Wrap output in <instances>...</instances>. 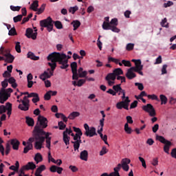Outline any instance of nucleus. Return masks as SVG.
Returning a JSON list of instances; mask_svg holds the SVG:
<instances>
[{"mask_svg":"<svg viewBox=\"0 0 176 176\" xmlns=\"http://www.w3.org/2000/svg\"><path fill=\"white\" fill-rule=\"evenodd\" d=\"M71 58V56H67L65 54H61L60 52H52L47 57V61H51V64L55 65V69L57 67V63L60 64V68L61 69H67L69 67L68 65V60Z\"/></svg>","mask_w":176,"mask_h":176,"instance_id":"obj_1","label":"nucleus"},{"mask_svg":"<svg viewBox=\"0 0 176 176\" xmlns=\"http://www.w3.org/2000/svg\"><path fill=\"white\" fill-rule=\"evenodd\" d=\"M54 24L57 30H63V23H61V21H54L50 16H48L44 20L40 21L41 27L46 28L48 32H52V31H53Z\"/></svg>","mask_w":176,"mask_h":176,"instance_id":"obj_2","label":"nucleus"},{"mask_svg":"<svg viewBox=\"0 0 176 176\" xmlns=\"http://www.w3.org/2000/svg\"><path fill=\"white\" fill-rule=\"evenodd\" d=\"M43 134H45V131H43L36 127L34 133H33L34 140H36V142L34 144V148L36 149H42V145H43V142H45V138L41 135Z\"/></svg>","mask_w":176,"mask_h":176,"instance_id":"obj_3","label":"nucleus"},{"mask_svg":"<svg viewBox=\"0 0 176 176\" xmlns=\"http://www.w3.org/2000/svg\"><path fill=\"white\" fill-rule=\"evenodd\" d=\"M122 100H124L118 102L116 104V107L117 109H123L124 108V109L129 111V105L131 102V100L129 99V96L126 97V91H122Z\"/></svg>","mask_w":176,"mask_h":176,"instance_id":"obj_4","label":"nucleus"},{"mask_svg":"<svg viewBox=\"0 0 176 176\" xmlns=\"http://www.w3.org/2000/svg\"><path fill=\"white\" fill-rule=\"evenodd\" d=\"M48 65L51 69H47V71H45L42 74L40 75L39 78L41 80H46V79H50L54 74V69H56V65H52V63L49 62Z\"/></svg>","mask_w":176,"mask_h":176,"instance_id":"obj_5","label":"nucleus"},{"mask_svg":"<svg viewBox=\"0 0 176 176\" xmlns=\"http://www.w3.org/2000/svg\"><path fill=\"white\" fill-rule=\"evenodd\" d=\"M47 118L43 117V116H38V122L36 123V126H34V129L33 130V133H35V129H38V130H41L43 131V129H46L47 127Z\"/></svg>","mask_w":176,"mask_h":176,"instance_id":"obj_6","label":"nucleus"},{"mask_svg":"<svg viewBox=\"0 0 176 176\" xmlns=\"http://www.w3.org/2000/svg\"><path fill=\"white\" fill-rule=\"evenodd\" d=\"M28 98H31V97H28V96L23 97V99L21 100L22 104L18 106L19 109L25 111L30 109V100Z\"/></svg>","mask_w":176,"mask_h":176,"instance_id":"obj_7","label":"nucleus"},{"mask_svg":"<svg viewBox=\"0 0 176 176\" xmlns=\"http://www.w3.org/2000/svg\"><path fill=\"white\" fill-rule=\"evenodd\" d=\"M84 128L85 129V135L87 137H94V135H97V132H96V128L94 126L89 127V124H85Z\"/></svg>","mask_w":176,"mask_h":176,"instance_id":"obj_8","label":"nucleus"},{"mask_svg":"<svg viewBox=\"0 0 176 176\" xmlns=\"http://www.w3.org/2000/svg\"><path fill=\"white\" fill-rule=\"evenodd\" d=\"M0 54H2V56H4L6 58V61L10 63V64L13 63V61H14V56L11 55L10 53L8 52V51H6L5 50V47H1L0 48Z\"/></svg>","mask_w":176,"mask_h":176,"instance_id":"obj_9","label":"nucleus"},{"mask_svg":"<svg viewBox=\"0 0 176 176\" xmlns=\"http://www.w3.org/2000/svg\"><path fill=\"white\" fill-rule=\"evenodd\" d=\"M142 109L143 111H145V112H147L151 118L156 116V111L151 104H147L146 105L143 106Z\"/></svg>","mask_w":176,"mask_h":176,"instance_id":"obj_10","label":"nucleus"},{"mask_svg":"<svg viewBox=\"0 0 176 176\" xmlns=\"http://www.w3.org/2000/svg\"><path fill=\"white\" fill-rule=\"evenodd\" d=\"M35 32L34 33V30L32 28H28L26 30V32H25V36H27V38H32V39H33L34 41H35V39H36V36L38 35V32H36L38 31V30H34Z\"/></svg>","mask_w":176,"mask_h":176,"instance_id":"obj_11","label":"nucleus"},{"mask_svg":"<svg viewBox=\"0 0 176 176\" xmlns=\"http://www.w3.org/2000/svg\"><path fill=\"white\" fill-rule=\"evenodd\" d=\"M21 96H28V97H33V98L32 99V102H34V104H36V102H38L39 101V95L36 93H28V92H25V93H22Z\"/></svg>","mask_w":176,"mask_h":176,"instance_id":"obj_12","label":"nucleus"},{"mask_svg":"<svg viewBox=\"0 0 176 176\" xmlns=\"http://www.w3.org/2000/svg\"><path fill=\"white\" fill-rule=\"evenodd\" d=\"M105 80L107 81L109 86H113V85H115V80H116V77L113 72L108 74L105 77Z\"/></svg>","mask_w":176,"mask_h":176,"instance_id":"obj_13","label":"nucleus"},{"mask_svg":"<svg viewBox=\"0 0 176 176\" xmlns=\"http://www.w3.org/2000/svg\"><path fill=\"white\" fill-rule=\"evenodd\" d=\"M130 163H131V160H130V159L129 158H124L122 160L121 167L122 168L124 171H129V170L130 169V166H129V164H130Z\"/></svg>","mask_w":176,"mask_h":176,"instance_id":"obj_14","label":"nucleus"},{"mask_svg":"<svg viewBox=\"0 0 176 176\" xmlns=\"http://www.w3.org/2000/svg\"><path fill=\"white\" fill-rule=\"evenodd\" d=\"M42 135H45L44 138L46 140V148L50 149L52 141V137H50V135H52V133L49 132H45V134L41 135V137H42Z\"/></svg>","mask_w":176,"mask_h":176,"instance_id":"obj_15","label":"nucleus"},{"mask_svg":"<svg viewBox=\"0 0 176 176\" xmlns=\"http://www.w3.org/2000/svg\"><path fill=\"white\" fill-rule=\"evenodd\" d=\"M8 97L5 89H1L0 90V104H5L6 101H8Z\"/></svg>","mask_w":176,"mask_h":176,"instance_id":"obj_16","label":"nucleus"},{"mask_svg":"<svg viewBox=\"0 0 176 176\" xmlns=\"http://www.w3.org/2000/svg\"><path fill=\"white\" fill-rule=\"evenodd\" d=\"M10 144L12 146V149H14V151H19L20 142L17 139H12L10 140Z\"/></svg>","mask_w":176,"mask_h":176,"instance_id":"obj_17","label":"nucleus"},{"mask_svg":"<svg viewBox=\"0 0 176 176\" xmlns=\"http://www.w3.org/2000/svg\"><path fill=\"white\" fill-rule=\"evenodd\" d=\"M24 166L26 171H28L29 170H35L36 168V165L32 162H28L26 165H24Z\"/></svg>","mask_w":176,"mask_h":176,"instance_id":"obj_18","label":"nucleus"},{"mask_svg":"<svg viewBox=\"0 0 176 176\" xmlns=\"http://www.w3.org/2000/svg\"><path fill=\"white\" fill-rule=\"evenodd\" d=\"M87 157H89V152H87V151L86 150L81 151L80 154V158L81 159V160L87 162Z\"/></svg>","mask_w":176,"mask_h":176,"instance_id":"obj_19","label":"nucleus"},{"mask_svg":"<svg viewBox=\"0 0 176 176\" xmlns=\"http://www.w3.org/2000/svg\"><path fill=\"white\" fill-rule=\"evenodd\" d=\"M132 63H135V67L138 69H143L144 65H142L141 60L132 59Z\"/></svg>","mask_w":176,"mask_h":176,"instance_id":"obj_20","label":"nucleus"},{"mask_svg":"<svg viewBox=\"0 0 176 176\" xmlns=\"http://www.w3.org/2000/svg\"><path fill=\"white\" fill-rule=\"evenodd\" d=\"M126 77L129 79H134V78L137 77V74L133 72L131 70L128 69L126 74H125Z\"/></svg>","mask_w":176,"mask_h":176,"instance_id":"obj_21","label":"nucleus"},{"mask_svg":"<svg viewBox=\"0 0 176 176\" xmlns=\"http://www.w3.org/2000/svg\"><path fill=\"white\" fill-rule=\"evenodd\" d=\"M79 116H80V113L78 111H73L69 115L68 119H69L70 120H74L75 118H78Z\"/></svg>","mask_w":176,"mask_h":176,"instance_id":"obj_22","label":"nucleus"},{"mask_svg":"<svg viewBox=\"0 0 176 176\" xmlns=\"http://www.w3.org/2000/svg\"><path fill=\"white\" fill-rule=\"evenodd\" d=\"M26 124H28V126L32 127L34 126V124L35 123V122L34 121V118H31V117H26Z\"/></svg>","mask_w":176,"mask_h":176,"instance_id":"obj_23","label":"nucleus"},{"mask_svg":"<svg viewBox=\"0 0 176 176\" xmlns=\"http://www.w3.org/2000/svg\"><path fill=\"white\" fill-rule=\"evenodd\" d=\"M34 160L36 161V164H38V163H41V162L43 160V157L40 153H37L34 156Z\"/></svg>","mask_w":176,"mask_h":176,"instance_id":"obj_24","label":"nucleus"},{"mask_svg":"<svg viewBox=\"0 0 176 176\" xmlns=\"http://www.w3.org/2000/svg\"><path fill=\"white\" fill-rule=\"evenodd\" d=\"M28 58H30V60H34V61H37V60H39V56H36L32 52H29L28 53Z\"/></svg>","mask_w":176,"mask_h":176,"instance_id":"obj_25","label":"nucleus"},{"mask_svg":"<svg viewBox=\"0 0 176 176\" xmlns=\"http://www.w3.org/2000/svg\"><path fill=\"white\" fill-rule=\"evenodd\" d=\"M113 74H114V76H116V78L117 76L123 75V70L121 68H116L113 71Z\"/></svg>","mask_w":176,"mask_h":176,"instance_id":"obj_26","label":"nucleus"},{"mask_svg":"<svg viewBox=\"0 0 176 176\" xmlns=\"http://www.w3.org/2000/svg\"><path fill=\"white\" fill-rule=\"evenodd\" d=\"M171 145H172V143L170 141L167 142V143H165V145L164 146V151L165 153H168H168H170L169 151H170V147L171 146Z\"/></svg>","mask_w":176,"mask_h":176,"instance_id":"obj_27","label":"nucleus"},{"mask_svg":"<svg viewBox=\"0 0 176 176\" xmlns=\"http://www.w3.org/2000/svg\"><path fill=\"white\" fill-rule=\"evenodd\" d=\"M39 6V3L38 1H34L32 4H31V9L32 10H34V12L38 11V7Z\"/></svg>","mask_w":176,"mask_h":176,"instance_id":"obj_28","label":"nucleus"},{"mask_svg":"<svg viewBox=\"0 0 176 176\" xmlns=\"http://www.w3.org/2000/svg\"><path fill=\"white\" fill-rule=\"evenodd\" d=\"M72 25L74 27V31H76L80 27V21H73Z\"/></svg>","mask_w":176,"mask_h":176,"instance_id":"obj_29","label":"nucleus"},{"mask_svg":"<svg viewBox=\"0 0 176 176\" xmlns=\"http://www.w3.org/2000/svg\"><path fill=\"white\" fill-rule=\"evenodd\" d=\"M28 145L23 148V153H28L31 149H32V144L28 142Z\"/></svg>","mask_w":176,"mask_h":176,"instance_id":"obj_30","label":"nucleus"},{"mask_svg":"<svg viewBox=\"0 0 176 176\" xmlns=\"http://www.w3.org/2000/svg\"><path fill=\"white\" fill-rule=\"evenodd\" d=\"M45 8H46V4L45 3L42 4L38 9L37 8L36 14H42V13L45 12Z\"/></svg>","mask_w":176,"mask_h":176,"instance_id":"obj_31","label":"nucleus"},{"mask_svg":"<svg viewBox=\"0 0 176 176\" xmlns=\"http://www.w3.org/2000/svg\"><path fill=\"white\" fill-rule=\"evenodd\" d=\"M72 72H78V63L76 62H72L70 65Z\"/></svg>","mask_w":176,"mask_h":176,"instance_id":"obj_32","label":"nucleus"},{"mask_svg":"<svg viewBox=\"0 0 176 176\" xmlns=\"http://www.w3.org/2000/svg\"><path fill=\"white\" fill-rule=\"evenodd\" d=\"M102 27L104 30H111L112 25L109 22L104 21Z\"/></svg>","mask_w":176,"mask_h":176,"instance_id":"obj_33","label":"nucleus"},{"mask_svg":"<svg viewBox=\"0 0 176 176\" xmlns=\"http://www.w3.org/2000/svg\"><path fill=\"white\" fill-rule=\"evenodd\" d=\"M160 99L161 101V105H163V104L164 105H166V104H167V97L163 94L160 96Z\"/></svg>","mask_w":176,"mask_h":176,"instance_id":"obj_34","label":"nucleus"},{"mask_svg":"<svg viewBox=\"0 0 176 176\" xmlns=\"http://www.w3.org/2000/svg\"><path fill=\"white\" fill-rule=\"evenodd\" d=\"M157 140L160 141V142H162V144H167V142H169L170 141L166 140L164 137L160 136V135H157Z\"/></svg>","mask_w":176,"mask_h":176,"instance_id":"obj_35","label":"nucleus"},{"mask_svg":"<svg viewBox=\"0 0 176 176\" xmlns=\"http://www.w3.org/2000/svg\"><path fill=\"white\" fill-rule=\"evenodd\" d=\"M122 84H118L116 85H113V90H114L116 94L117 93H119V91H120V90L122 91Z\"/></svg>","mask_w":176,"mask_h":176,"instance_id":"obj_36","label":"nucleus"},{"mask_svg":"<svg viewBox=\"0 0 176 176\" xmlns=\"http://www.w3.org/2000/svg\"><path fill=\"white\" fill-rule=\"evenodd\" d=\"M2 144H3V140L0 138V152L2 156H5V147H3Z\"/></svg>","mask_w":176,"mask_h":176,"instance_id":"obj_37","label":"nucleus"},{"mask_svg":"<svg viewBox=\"0 0 176 176\" xmlns=\"http://www.w3.org/2000/svg\"><path fill=\"white\" fill-rule=\"evenodd\" d=\"M73 130H74V131H75V133H76V135H78L80 137H82V135H83V133H82V130H80V128H76V127L74 126Z\"/></svg>","mask_w":176,"mask_h":176,"instance_id":"obj_38","label":"nucleus"},{"mask_svg":"<svg viewBox=\"0 0 176 176\" xmlns=\"http://www.w3.org/2000/svg\"><path fill=\"white\" fill-rule=\"evenodd\" d=\"M124 131L126 132V134H131L133 131V129H131V128L129 126L128 123H126L124 124Z\"/></svg>","mask_w":176,"mask_h":176,"instance_id":"obj_39","label":"nucleus"},{"mask_svg":"<svg viewBox=\"0 0 176 176\" xmlns=\"http://www.w3.org/2000/svg\"><path fill=\"white\" fill-rule=\"evenodd\" d=\"M46 170V166L45 165H41L36 170V173L41 174L42 171H45Z\"/></svg>","mask_w":176,"mask_h":176,"instance_id":"obj_40","label":"nucleus"},{"mask_svg":"<svg viewBox=\"0 0 176 176\" xmlns=\"http://www.w3.org/2000/svg\"><path fill=\"white\" fill-rule=\"evenodd\" d=\"M69 140H71V138L68 135H63V142L65 145H69Z\"/></svg>","mask_w":176,"mask_h":176,"instance_id":"obj_41","label":"nucleus"},{"mask_svg":"<svg viewBox=\"0 0 176 176\" xmlns=\"http://www.w3.org/2000/svg\"><path fill=\"white\" fill-rule=\"evenodd\" d=\"M8 35H10V36H14V35H17V32H16V28H12L9 30Z\"/></svg>","mask_w":176,"mask_h":176,"instance_id":"obj_42","label":"nucleus"},{"mask_svg":"<svg viewBox=\"0 0 176 176\" xmlns=\"http://www.w3.org/2000/svg\"><path fill=\"white\" fill-rule=\"evenodd\" d=\"M72 144H74V151H78V152H79V148L80 147L79 142H72Z\"/></svg>","mask_w":176,"mask_h":176,"instance_id":"obj_43","label":"nucleus"},{"mask_svg":"<svg viewBox=\"0 0 176 176\" xmlns=\"http://www.w3.org/2000/svg\"><path fill=\"white\" fill-rule=\"evenodd\" d=\"M78 10H79V8L78 7V6H75L74 7H71L69 9V12L72 14H75V12L78 11Z\"/></svg>","mask_w":176,"mask_h":176,"instance_id":"obj_44","label":"nucleus"},{"mask_svg":"<svg viewBox=\"0 0 176 176\" xmlns=\"http://www.w3.org/2000/svg\"><path fill=\"white\" fill-rule=\"evenodd\" d=\"M48 162L49 163L52 162V163L57 164V162L56 161V160H54V158L52 157V153H50V151L48 152Z\"/></svg>","mask_w":176,"mask_h":176,"instance_id":"obj_45","label":"nucleus"},{"mask_svg":"<svg viewBox=\"0 0 176 176\" xmlns=\"http://www.w3.org/2000/svg\"><path fill=\"white\" fill-rule=\"evenodd\" d=\"M21 20H23V15L19 14L13 18L14 23H19Z\"/></svg>","mask_w":176,"mask_h":176,"instance_id":"obj_46","label":"nucleus"},{"mask_svg":"<svg viewBox=\"0 0 176 176\" xmlns=\"http://www.w3.org/2000/svg\"><path fill=\"white\" fill-rule=\"evenodd\" d=\"M134 49V43H128L126 47V50L128 52H131Z\"/></svg>","mask_w":176,"mask_h":176,"instance_id":"obj_47","label":"nucleus"},{"mask_svg":"<svg viewBox=\"0 0 176 176\" xmlns=\"http://www.w3.org/2000/svg\"><path fill=\"white\" fill-rule=\"evenodd\" d=\"M147 97L149 100H155V101H160V100H159V98L157 97V96H156L155 94L148 95Z\"/></svg>","mask_w":176,"mask_h":176,"instance_id":"obj_48","label":"nucleus"},{"mask_svg":"<svg viewBox=\"0 0 176 176\" xmlns=\"http://www.w3.org/2000/svg\"><path fill=\"white\" fill-rule=\"evenodd\" d=\"M15 50L17 53H21V46L20 45V42H16L15 45Z\"/></svg>","mask_w":176,"mask_h":176,"instance_id":"obj_49","label":"nucleus"},{"mask_svg":"<svg viewBox=\"0 0 176 176\" xmlns=\"http://www.w3.org/2000/svg\"><path fill=\"white\" fill-rule=\"evenodd\" d=\"M58 125L59 127V130H64L65 127H67V125H65V124H64L63 121L59 122L58 123Z\"/></svg>","mask_w":176,"mask_h":176,"instance_id":"obj_50","label":"nucleus"},{"mask_svg":"<svg viewBox=\"0 0 176 176\" xmlns=\"http://www.w3.org/2000/svg\"><path fill=\"white\" fill-rule=\"evenodd\" d=\"M6 96L8 97V100H9V97H10V93H13V89L12 88H8L5 89Z\"/></svg>","mask_w":176,"mask_h":176,"instance_id":"obj_51","label":"nucleus"},{"mask_svg":"<svg viewBox=\"0 0 176 176\" xmlns=\"http://www.w3.org/2000/svg\"><path fill=\"white\" fill-rule=\"evenodd\" d=\"M10 8L12 10V12H20V9H21V7L20 6H10Z\"/></svg>","mask_w":176,"mask_h":176,"instance_id":"obj_52","label":"nucleus"},{"mask_svg":"<svg viewBox=\"0 0 176 176\" xmlns=\"http://www.w3.org/2000/svg\"><path fill=\"white\" fill-rule=\"evenodd\" d=\"M117 80H120L121 83H126V77L122 76H118L116 77Z\"/></svg>","mask_w":176,"mask_h":176,"instance_id":"obj_53","label":"nucleus"},{"mask_svg":"<svg viewBox=\"0 0 176 176\" xmlns=\"http://www.w3.org/2000/svg\"><path fill=\"white\" fill-rule=\"evenodd\" d=\"M52 98V95H50V92L48 91L45 95H44V99L45 101H49Z\"/></svg>","mask_w":176,"mask_h":176,"instance_id":"obj_54","label":"nucleus"},{"mask_svg":"<svg viewBox=\"0 0 176 176\" xmlns=\"http://www.w3.org/2000/svg\"><path fill=\"white\" fill-rule=\"evenodd\" d=\"M138 105V101L134 100L130 105V109H134V108H137Z\"/></svg>","mask_w":176,"mask_h":176,"instance_id":"obj_55","label":"nucleus"},{"mask_svg":"<svg viewBox=\"0 0 176 176\" xmlns=\"http://www.w3.org/2000/svg\"><path fill=\"white\" fill-rule=\"evenodd\" d=\"M107 153H108V149H107V147L104 146L102 147V150L100 152V155L104 156V155H105Z\"/></svg>","mask_w":176,"mask_h":176,"instance_id":"obj_56","label":"nucleus"},{"mask_svg":"<svg viewBox=\"0 0 176 176\" xmlns=\"http://www.w3.org/2000/svg\"><path fill=\"white\" fill-rule=\"evenodd\" d=\"M162 27H166V28L168 27V23H167V18H164L161 22Z\"/></svg>","mask_w":176,"mask_h":176,"instance_id":"obj_57","label":"nucleus"},{"mask_svg":"<svg viewBox=\"0 0 176 176\" xmlns=\"http://www.w3.org/2000/svg\"><path fill=\"white\" fill-rule=\"evenodd\" d=\"M10 153V144L7 143L6 144V155H8Z\"/></svg>","mask_w":176,"mask_h":176,"instance_id":"obj_58","label":"nucleus"},{"mask_svg":"<svg viewBox=\"0 0 176 176\" xmlns=\"http://www.w3.org/2000/svg\"><path fill=\"white\" fill-rule=\"evenodd\" d=\"M139 160L141 162L142 167H144V168H146V162H145V160L142 157H139Z\"/></svg>","mask_w":176,"mask_h":176,"instance_id":"obj_59","label":"nucleus"},{"mask_svg":"<svg viewBox=\"0 0 176 176\" xmlns=\"http://www.w3.org/2000/svg\"><path fill=\"white\" fill-rule=\"evenodd\" d=\"M122 63L124 65V67H131V62H130L129 60H122Z\"/></svg>","mask_w":176,"mask_h":176,"instance_id":"obj_60","label":"nucleus"},{"mask_svg":"<svg viewBox=\"0 0 176 176\" xmlns=\"http://www.w3.org/2000/svg\"><path fill=\"white\" fill-rule=\"evenodd\" d=\"M135 86H137L138 89L140 91L144 90V85L142 83L135 82Z\"/></svg>","mask_w":176,"mask_h":176,"instance_id":"obj_61","label":"nucleus"},{"mask_svg":"<svg viewBox=\"0 0 176 176\" xmlns=\"http://www.w3.org/2000/svg\"><path fill=\"white\" fill-rule=\"evenodd\" d=\"M110 25H114V26L118 25V19L116 18L112 19L111 21H110Z\"/></svg>","mask_w":176,"mask_h":176,"instance_id":"obj_62","label":"nucleus"},{"mask_svg":"<svg viewBox=\"0 0 176 176\" xmlns=\"http://www.w3.org/2000/svg\"><path fill=\"white\" fill-rule=\"evenodd\" d=\"M8 79H5L4 81H3L1 82V85H2V87H3L1 89H4V90H5V89H6V87H8Z\"/></svg>","mask_w":176,"mask_h":176,"instance_id":"obj_63","label":"nucleus"},{"mask_svg":"<svg viewBox=\"0 0 176 176\" xmlns=\"http://www.w3.org/2000/svg\"><path fill=\"white\" fill-rule=\"evenodd\" d=\"M170 156L174 159H176V148L172 149V151L170 153Z\"/></svg>","mask_w":176,"mask_h":176,"instance_id":"obj_64","label":"nucleus"}]
</instances>
